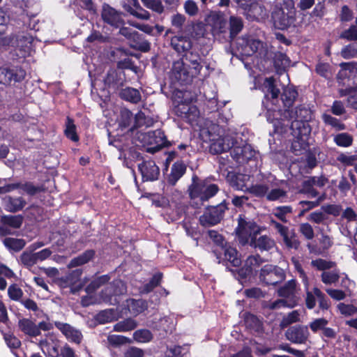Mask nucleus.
<instances>
[{"label":"nucleus","mask_w":357,"mask_h":357,"mask_svg":"<svg viewBox=\"0 0 357 357\" xmlns=\"http://www.w3.org/2000/svg\"><path fill=\"white\" fill-rule=\"evenodd\" d=\"M262 91L265 94L267 104V121L274 123L275 116L280 114V120L292 121L291 124V133L294 137L291 144L293 151L299 154L302 151L307 149L309 145V139L311 128L307 121L311 119V112L305 107H296V109L282 110L276 108L279 107L280 99L278 96L280 90L275 85L273 77L266 78L262 84Z\"/></svg>","instance_id":"nucleus-1"},{"label":"nucleus","mask_w":357,"mask_h":357,"mask_svg":"<svg viewBox=\"0 0 357 357\" xmlns=\"http://www.w3.org/2000/svg\"><path fill=\"white\" fill-rule=\"evenodd\" d=\"M199 137L204 142L209 144V151L212 154L226 152L234 144V136L225 135L222 128L211 121H204L199 130Z\"/></svg>","instance_id":"nucleus-2"},{"label":"nucleus","mask_w":357,"mask_h":357,"mask_svg":"<svg viewBox=\"0 0 357 357\" xmlns=\"http://www.w3.org/2000/svg\"><path fill=\"white\" fill-rule=\"evenodd\" d=\"M217 185L199 179L197 176L192 177V182L188 188L189 195L195 204H203L214 197L218 192Z\"/></svg>","instance_id":"nucleus-3"},{"label":"nucleus","mask_w":357,"mask_h":357,"mask_svg":"<svg viewBox=\"0 0 357 357\" xmlns=\"http://www.w3.org/2000/svg\"><path fill=\"white\" fill-rule=\"evenodd\" d=\"M296 10L291 0H285L280 6L276 5L272 13L274 25L279 29H284L295 20Z\"/></svg>","instance_id":"nucleus-4"},{"label":"nucleus","mask_w":357,"mask_h":357,"mask_svg":"<svg viewBox=\"0 0 357 357\" xmlns=\"http://www.w3.org/2000/svg\"><path fill=\"white\" fill-rule=\"evenodd\" d=\"M176 96L179 99L176 100L178 105L175 107L176 115L189 122L194 121L198 116L199 111L195 106L190 105L193 98L190 93L178 91Z\"/></svg>","instance_id":"nucleus-5"},{"label":"nucleus","mask_w":357,"mask_h":357,"mask_svg":"<svg viewBox=\"0 0 357 357\" xmlns=\"http://www.w3.org/2000/svg\"><path fill=\"white\" fill-rule=\"evenodd\" d=\"M137 138L143 146H151L147 151L154 153L165 146L167 142L164 132L161 130L137 133Z\"/></svg>","instance_id":"nucleus-6"},{"label":"nucleus","mask_w":357,"mask_h":357,"mask_svg":"<svg viewBox=\"0 0 357 357\" xmlns=\"http://www.w3.org/2000/svg\"><path fill=\"white\" fill-rule=\"evenodd\" d=\"M286 275L283 269L272 264H266L261 267L259 279L265 285H277L285 280Z\"/></svg>","instance_id":"nucleus-7"},{"label":"nucleus","mask_w":357,"mask_h":357,"mask_svg":"<svg viewBox=\"0 0 357 357\" xmlns=\"http://www.w3.org/2000/svg\"><path fill=\"white\" fill-rule=\"evenodd\" d=\"M311 266L319 271H323L321 275V280L325 284H335L339 280L340 271L338 270L328 271L334 267V262L317 259L311 261Z\"/></svg>","instance_id":"nucleus-8"},{"label":"nucleus","mask_w":357,"mask_h":357,"mask_svg":"<svg viewBox=\"0 0 357 357\" xmlns=\"http://www.w3.org/2000/svg\"><path fill=\"white\" fill-rule=\"evenodd\" d=\"M227 206L225 202L215 206L208 207L199 217V222L204 227H211L219 223L223 218Z\"/></svg>","instance_id":"nucleus-9"},{"label":"nucleus","mask_w":357,"mask_h":357,"mask_svg":"<svg viewBox=\"0 0 357 357\" xmlns=\"http://www.w3.org/2000/svg\"><path fill=\"white\" fill-rule=\"evenodd\" d=\"M183 60L185 63L190 74L192 77H197L200 76L201 79H204L208 75V68L206 66L203 70L204 66L202 64V58L197 53L187 52L184 54Z\"/></svg>","instance_id":"nucleus-10"},{"label":"nucleus","mask_w":357,"mask_h":357,"mask_svg":"<svg viewBox=\"0 0 357 357\" xmlns=\"http://www.w3.org/2000/svg\"><path fill=\"white\" fill-rule=\"evenodd\" d=\"M236 234L241 245H245L256 237L258 233V227L252 221H247L241 216L238 218V226L236 229Z\"/></svg>","instance_id":"nucleus-11"},{"label":"nucleus","mask_w":357,"mask_h":357,"mask_svg":"<svg viewBox=\"0 0 357 357\" xmlns=\"http://www.w3.org/2000/svg\"><path fill=\"white\" fill-rule=\"evenodd\" d=\"M271 225L277 229L282 237L283 242L288 249L298 250L299 248L301 242L294 230H289L287 227L273 219L271 220Z\"/></svg>","instance_id":"nucleus-12"},{"label":"nucleus","mask_w":357,"mask_h":357,"mask_svg":"<svg viewBox=\"0 0 357 357\" xmlns=\"http://www.w3.org/2000/svg\"><path fill=\"white\" fill-rule=\"evenodd\" d=\"M328 182V178L323 175L310 176L303 182L301 192L307 195L308 197L314 198L319 195V192L314 187L323 188Z\"/></svg>","instance_id":"nucleus-13"},{"label":"nucleus","mask_w":357,"mask_h":357,"mask_svg":"<svg viewBox=\"0 0 357 357\" xmlns=\"http://www.w3.org/2000/svg\"><path fill=\"white\" fill-rule=\"evenodd\" d=\"M170 78L173 82L181 84H186L192 81L190 70L186 68L185 63L183 59L173 63Z\"/></svg>","instance_id":"nucleus-14"},{"label":"nucleus","mask_w":357,"mask_h":357,"mask_svg":"<svg viewBox=\"0 0 357 357\" xmlns=\"http://www.w3.org/2000/svg\"><path fill=\"white\" fill-rule=\"evenodd\" d=\"M262 47L259 40L252 38L242 37L236 42V47L242 56H250L256 53Z\"/></svg>","instance_id":"nucleus-15"},{"label":"nucleus","mask_w":357,"mask_h":357,"mask_svg":"<svg viewBox=\"0 0 357 357\" xmlns=\"http://www.w3.org/2000/svg\"><path fill=\"white\" fill-rule=\"evenodd\" d=\"M25 76L26 72L22 68H0V84L6 85L12 82H20Z\"/></svg>","instance_id":"nucleus-16"},{"label":"nucleus","mask_w":357,"mask_h":357,"mask_svg":"<svg viewBox=\"0 0 357 357\" xmlns=\"http://www.w3.org/2000/svg\"><path fill=\"white\" fill-rule=\"evenodd\" d=\"M288 340L295 344H304L307 342L310 333L307 326H295L286 331Z\"/></svg>","instance_id":"nucleus-17"},{"label":"nucleus","mask_w":357,"mask_h":357,"mask_svg":"<svg viewBox=\"0 0 357 357\" xmlns=\"http://www.w3.org/2000/svg\"><path fill=\"white\" fill-rule=\"evenodd\" d=\"M263 262L264 259L259 255L248 256L245 260L243 267L239 270V275L242 278H247L256 272Z\"/></svg>","instance_id":"nucleus-18"},{"label":"nucleus","mask_w":357,"mask_h":357,"mask_svg":"<svg viewBox=\"0 0 357 357\" xmlns=\"http://www.w3.org/2000/svg\"><path fill=\"white\" fill-rule=\"evenodd\" d=\"M102 18L104 22L116 28L124 24L121 14L107 4L102 6Z\"/></svg>","instance_id":"nucleus-19"},{"label":"nucleus","mask_w":357,"mask_h":357,"mask_svg":"<svg viewBox=\"0 0 357 357\" xmlns=\"http://www.w3.org/2000/svg\"><path fill=\"white\" fill-rule=\"evenodd\" d=\"M54 325L68 341L76 344H79L81 342L82 335L81 332L75 328L68 324L60 321H55Z\"/></svg>","instance_id":"nucleus-20"},{"label":"nucleus","mask_w":357,"mask_h":357,"mask_svg":"<svg viewBox=\"0 0 357 357\" xmlns=\"http://www.w3.org/2000/svg\"><path fill=\"white\" fill-rule=\"evenodd\" d=\"M234 144H236L235 142ZM232 148L233 149L231 153V156L238 162H243L248 160L255 155V152L252 149L251 146L248 144L243 143L240 146L234 144Z\"/></svg>","instance_id":"nucleus-21"},{"label":"nucleus","mask_w":357,"mask_h":357,"mask_svg":"<svg viewBox=\"0 0 357 357\" xmlns=\"http://www.w3.org/2000/svg\"><path fill=\"white\" fill-rule=\"evenodd\" d=\"M143 179L145 181H155L158 179L160 174L158 167L152 160L144 161L138 165Z\"/></svg>","instance_id":"nucleus-22"},{"label":"nucleus","mask_w":357,"mask_h":357,"mask_svg":"<svg viewBox=\"0 0 357 357\" xmlns=\"http://www.w3.org/2000/svg\"><path fill=\"white\" fill-rule=\"evenodd\" d=\"M220 252H218L221 256L220 259L218 260V263H220L222 260H227L231 263L233 266H238L241 264V259L238 257V251L236 248L225 244L220 250Z\"/></svg>","instance_id":"nucleus-23"},{"label":"nucleus","mask_w":357,"mask_h":357,"mask_svg":"<svg viewBox=\"0 0 357 357\" xmlns=\"http://www.w3.org/2000/svg\"><path fill=\"white\" fill-rule=\"evenodd\" d=\"M250 245L254 248L259 249L261 252L271 251L277 248L275 241L268 236L262 235L258 238H252Z\"/></svg>","instance_id":"nucleus-24"},{"label":"nucleus","mask_w":357,"mask_h":357,"mask_svg":"<svg viewBox=\"0 0 357 357\" xmlns=\"http://www.w3.org/2000/svg\"><path fill=\"white\" fill-rule=\"evenodd\" d=\"M17 326L20 331L29 337H34L40 335L37 324L30 319L22 318L19 319Z\"/></svg>","instance_id":"nucleus-25"},{"label":"nucleus","mask_w":357,"mask_h":357,"mask_svg":"<svg viewBox=\"0 0 357 357\" xmlns=\"http://www.w3.org/2000/svg\"><path fill=\"white\" fill-rule=\"evenodd\" d=\"M245 11L248 18L255 20H264L267 16V11L265 8L257 3H250Z\"/></svg>","instance_id":"nucleus-26"},{"label":"nucleus","mask_w":357,"mask_h":357,"mask_svg":"<svg viewBox=\"0 0 357 357\" xmlns=\"http://www.w3.org/2000/svg\"><path fill=\"white\" fill-rule=\"evenodd\" d=\"M171 45L172 47L178 53L192 52L190 50L192 47L191 40L185 36H174L171 40Z\"/></svg>","instance_id":"nucleus-27"},{"label":"nucleus","mask_w":357,"mask_h":357,"mask_svg":"<svg viewBox=\"0 0 357 357\" xmlns=\"http://www.w3.org/2000/svg\"><path fill=\"white\" fill-rule=\"evenodd\" d=\"M126 292V287L123 282L121 280H116L113 282V284H109L105 290V292H102L104 294L102 296V299L105 301H108L109 298L112 295H120L123 294Z\"/></svg>","instance_id":"nucleus-28"},{"label":"nucleus","mask_w":357,"mask_h":357,"mask_svg":"<svg viewBox=\"0 0 357 357\" xmlns=\"http://www.w3.org/2000/svg\"><path fill=\"white\" fill-rule=\"evenodd\" d=\"M6 209L10 212H17L21 211L26 205V202L22 197H13L7 196L3 199Z\"/></svg>","instance_id":"nucleus-29"},{"label":"nucleus","mask_w":357,"mask_h":357,"mask_svg":"<svg viewBox=\"0 0 357 357\" xmlns=\"http://www.w3.org/2000/svg\"><path fill=\"white\" fill-rule=\"evenodd\" d=\"M296 280L294 279L290 280L277 289V294L282 298L294 299V296L296 294Z\"/></svg>","instance_id":"nucleus-30"},{"label":"nucleus","mask_w":357,"mask_h":357,"mask_svg":"<svg viewBox=\"0 0 357 357\" xmlns=\"http://www.w3.org/2000/svg\"><path fill=\"white\" fill-rule=\"evenodd\" d=\"M297 305L296 299L286 300L284 298L277 299L274 301L264 303V307L268 310H279L282 307L293 308Z\"/></svg>","instance_id":"nucleus-31"},{"label":"nucleus","mask_w":357,"mask_h":357,"mask_svg":"<svg viewBox=\"0 0 357 357\" xmlns=\"http://www.w3.org/2000/svg\"><path fill=\"white\" fill-rule=\"evenodd\" d=\"M297 96L298 93L294 88L287 86L284 89L280 98L284 107V110L291 109V107H292Z\"/></svg>","instance_id":"nucleus-32"},{"label":"nucleus","mask_w":357,"mask_h":357,"mask_svg":"<svg viewBox=\"0 0 357 357\" xmlns=\"http://www.w3.org/2000/svg\"><path fill=\"white\" fill-rule=\"evenodd\" d=\"M126 306L129 312L137 316L147 309L148 305L144 300L128 299L126 301Z\"/></svg>","instance_id":"nucleus-33"},{"label":"nucleus","mask_w":357,"mask_h":357,"mask_svg":"<svg viewBox=\"0 0 357 357\" xmlns=\"http://www.w3.org/2000/svg\"><path fill=\"white\" fill-rule=\"evenodd\" d=\"M186 170V167L181 162L174 163L171 169V173L168 177V182L174 185L182 177Z\"/></svg>","instance_id":"nucleus-34"},{"label":"nucleus","mask_w":357,"mask_h":357,"mask_svg":"<svg viewBox=\"0 0 357 357\" xmlns=\"http://www.w3.org/2000/svg\"><path fill=\"white\" fill-rule=\"evenodd\" d=\"M4 246L10 251L20 252L26 245V241L22 238L7 237L3 240Z\"/></svg>","instance_id":"nucleus-35"},{"label":"nucleus","mask_w":357,"mask_h":357,"mask_svg":"<svg viewBox=\"0 0 357 357\" xmlns=\"http://www.w3.org/2000/svg\"><path fill=\"white\" fill-rule=\"evenodd\" d=\"M120 96L123 99L132 103H138L142 98L139 91L131 87L122 89Z\"/></svg>","instance_id":"nucleus-36"},{"label":"nucleus","mask_w":357,"mask_h":357,"mask_svg":"<svg viewBox=\"0 0 357 357\" xmlns=\"http://www.w3.org/2000/svg\"><path fill=\"white\" fill-rule=\"evenodd\" d=\"M208 236L211 240L215 243L216 248L213 250V253L215 255L218 259H221V256L218 252H220V250L227 244L224 238L217 231L209 230Z\"/></svg>","instance_id":"nucleus-37"},{"label":"nucleus","mask_w":357,"mask_h":357,"mask_svg":"<svg viewBox=\"0 0 357 357\" xmlns=\"http://www.w3.org/2000/svg\"><path fill=\"white\" fill-rule=\"evenodd\" d=\"M94 251L88 250L79 256L73 259L68 264L69 268H73L83 265L89 261L94 256Z\"/></svg>","instance_id":"nucleus-38"},{"label":"nucleus","mask_w":357,"mask_h":357,"mask_svg":"<svg viewBox=\"0 0 357 357\" xmlns=\"http://www.w3.org/2000/svg\"><path fill=\"white\" fill-rule=\"evenodd\" d=\"M154 120L150 116H146L143 112H139L135 116L134 126L130 129L141 128L145 126L146 128L151 127L153 125Z\"/></svg>","instance_id":"nucleus-39"},{"label":"nucleus","mask_w":357,"mask_h":357,"mask_svg":"<svg viewBox=\"0 0 357 357\" xmlns=\"http://www.w3.org/2000/svg\"><path fill=\"white\" fill-rule=\"evenodd\" d=\"M1 223L6 224L13 229H18L21 227L23 218L22 215H3L1 218Z\"/></svg>","instance_id":"nucleus-40"},{"label":"nucleus","mask_w":357,"mask_h":357,"mask_svg":"<svg viewBox=\"0 0 357 357\" xmlns=\"http://www.w3.org/2000/svg\"><path fill=\"white\" fill-rule=\"evenodd\" d=\"M137 326V322L134 319L129 318L116 323L114 326V331L117 332H127L135 329Z\"/></svg>","instance_id":"nucleus-41"},{"label":"nucleus","mask_w":357,"mask_h":357,"mask_svg":"<svg viewBox=\"0 0 357 357\" xmlns=\"http://www.w3.org/2000/svg\"><path fill=\"white\" fill-rule=\"evenodd\" d=\"M81 275L82 271L79 269H76L61 278V281L64 283V287L74 286L79 281Z\"/></svg>","instance_id":"nucleus-42"},{"label":"nucleus","mask_w":357,"mask_h":357,"mask_svg":"<svg viewBox=\"0 0 357 357\" xmlns=\"http://www.w3.org/2000/svg\"><path fill=\"white\" fill-rule=\"evenodd\" d=\"M301 312L298 310H293L284 316L281 322L280 326L282 328L287 327L288 326L296 323L301 321Z\"/></svg>","instance_id":"nucleus-43"},{"label":"nucleus","mask_w":357,"mask_h":357,"mask_svg":"<svg viewBox=\"0 0 357 357\" xmlns=\"http://www.w3.org/2000/svg\"><path fill=\"white\" fill-rule=\"evenodd\" d=\"M96 319L100 324L108 323L116 319V314L112 309L105 310L99 312Z\"/></svg>","instance_id":"nucleus-44"},{"label":"nucleus","mask_w":357,"mask_h":357,"mask_svg":"<svg viewBox=\"0 0 357 357\" xmlns=\"http://www.w3.org/2000/svg\"><path fill=\"white\" fill-rule=\"evenodd\" d=\"M292 212L290 206H284L277 207L273 209L272 215L283 222H287V216Z\"/></svg>","instance_id":"nucleus-45"},{"label":"nucleus","mask_w":357,"mask_h":357,"mask_svg":"<svg viewBox=\"0 0 357 357\" xmlns=\"http://www.w3.org/2000/svg\"><path fill=\"white\" fill-rule=\"evenodd\" d=\"M47 337L50 338V342L48 354L51 357H59L61 349L59 340L52 334H48Z\"/></svg>","instance_id":"nucleus-46"},{"label":"nucleus","mask_w":357,"mask_h":357,"mask_svg":"<svg viewBox=\"0 0 357 357\" xmlns=\"http://www.w3.org/2000/svg\"><path fill=\"white\" fill-rule=\"evenodd\" d=\"M230 36L231 38L236 36L242 29L243 24L241 18L235 16L230 17Z\"/></svg>","instance_id":"nucleus-47"},{"label":"nucleus","mask_w":357,"mask_h":357,"mask_svg":"<svg viewBox=\"0 0 357 357\" xmlns=\"http://www.w3.org/2000/svg\"><path fill=\"white\" fill-rule=\"evenodd\" d=\"M303 285H304V288H305V294H306V297H305L306 307L308 309H312L316 305L317 296H316L315 294L314 293V289L312 291L309 290V287H310L309 280H307V285L305 283H303Z\"/></svg>","instance_id":"nucleus-48"},{"label":"nucleus","mask_w":357,"mask_h":357,"mask_svg":"<svg viewBox=\"0 0 357 357\" xmlns=\"http://www.w3.org/2000/svg\"><path fill=\"white\" fill-rule=\"evenodd\" d=\"M245 325L255 331L259 332L262 329L261 321L253 314H248L245 319Z\"/></svg>","instance_id":"nucleus-49"},{"label":"nucleus","mask_w":357,"mask_h":357,"mask_svg":"<svg viewBox=\"0 0 357 357\" xmlns=\"http://www.w3.org/2000/svg\"><path fill=\"white\" fill-rule=\"evenodd\" d=\"M132 120V114L130 110L127 109H121L119 119V126L121 128H128L131 125Z\"/></svg>","instance_id":"nucleus-50"},{"label":"nucleus","mask_w":357,"mask_h":357,"mask_svg":"<svg viewBox=\"0 0 357 357\" xmlns=\"http://www.w3.org/2000/svg\"><path fill=\"white\" fill-rule=\"evenodd\" d=\"M109 280V277L107 275H102L91 281L87 286L86 290L87 292H92L98 289L100 286L106 284Z\"/></svg>","instance_id":"nucleus-51"},{"label":"nucleus","mask_w":357,"mask_h":357,"mask_svg":"<svg viewBox=\"0 0 357 357\" xmlns=\"http://www.w3.org/2000/svg\"><path fill=\"white\" fill-rule=\"evenodd\" d=\"M274 63L276 68L283 70L289 66L290 60L286 54L282 52H278L275 55Z\"/></svg>","instance_id":"nucleus-52"},{"label":"nucleus","mask_w":357,"mask_h":357,"mask_svg":"<svg viewBox=\"0 0 357 357\" xmlns=\"http://www.w3.org/2000/svg\"><path fill=\"white\" fill-rule=\"evenodd\" d=\"M322 119L326 124L330 125L337 130H342L345 129V126L342 123L337 119L327 114L322 115Z\"/></svg>","instance_id":"nucleus-53"},{"label":"nucleus","mask_w":357,"mask_h":357,"mask_svg":"<svg viewBox=\"0 0 357 357\" xmlns=\"http://www.w3.org/2000/svg\"><path fill=\"white\" fill-rule=\"evenodd\" d=\"M334 141L340 146L347 147L352 144L353 138L348 133L343 132L337 135L334 137Z\"/></svg>","instance_id":"nucleus-54"},{"label":"nucleus","mask_w":357,"mask_h":357,"mask_svg":"<svg viewBox=\"0 0 357 357\" xmlns=\"http://www.w3.org/2000/svg\"><path fill=\"white\" fill-rule=\"evenodd\" d=\"M162 279V274L157 273L153 276L151 280L146 284L143 289L141 290L142 293L148 294L155 287L158 286Z\"/></svg>","instance_id":"nucleus-55"},{"label":"nucleus","mask_w":357,"mask_h":357,"mask_svg":"<svg viewBox=\"0 0 357 357\" xmlns=\"http://www.w3.org/2000/svg\"><path fill=\"white\" fill-rule=\"evenodd\" d=\"M143 5L149 9L152 10L158 13H162L164 7L160 0H141Z\"/></svg>","instance_id":"nucleus-56"},{"label":"nucleus","mask_w":357,"mask_h":357,"mask_svg":"<svg viewBox=\"0 0 357 357\" xmlns=\"http://www.w3.org/2000/svg\"><path fill=\"white\" fill-rule=\"evenodd\" d=\"M65 134L73 142L78 141V136L76 133V127L73 123V121L69 117L67 118L66 128L65 130Z\"/></svg>","instance_id":"nucleus-57"},{"label":"nucleus","mask_w":357,"mask_h":357,"mask_svg":"<svg viewBox=\"0 0 357 357\" xmlns=\"http://www.w3.org/2000/svg\"><path fill=\"white\" fill-rule=\"evenodd\" d=\"M134 339L139 342H148L151 341L153 336L151 333L146 329L136 331L133 334Z\"/></svg>","instance_id":"nucleus-58"},{"label":"nucleus","mask_w":357,"mask_h":357,"mask_svg":"<svg viewBox=\"0 0 357 357\" xmlns=\"http://www.w3.org/2000/svg\"><path fill=\"white\" fill-rule=\"evenodd\" d=\"M17 45L24 47H31L33 38L27 33H21L17 36Z\"/></svg>","instance_id":"nucleus-59"},{"label":"nucleus","mask_w":357,"mask_h":357,"mask_svg":"<svg viewBox=\"0 0 357 357\" xmlns=\"http://www.w3.org/2000/svg\"><path fill=\"white\" fill-rule=\"evenodd\" d=\"M119 33L133 42H137L140 39L138 32L128 27H121L119 30Z\"/></svg>","instance_id":"nucleus-60"},{"label":"nucleus","mask_w":357,"mask_h":357,"mask_svg":"<svg viewBox=\"0 0 357 357\" xmlns=\"http://www.w3.org/2000/svg\"><path fill=\"white\" fill-rule=\"evenodd\" d=\"M8 294L11 300L19 301L23 296V291L17 284H11L8 289Z\"/></svg>","instance_id":"nucleus-61"},{"label":"nucleus","mask_w":357,"mask_h":357,"mask_svg":"<svg viewBox=\"0 0 357 357\" xmlns=\"http://www.w3.org/2000/svg\"><path fill=\"white\" fill-rule=\"evenodd\" d=\"M314 293L318 299L319 307L323 310L328 309L329 303L325 294L318 287H314Z\"/></svg>","instance_id":"nucleus-62"},{"label":"nucleus","mask_w":357,"mask_h":357,"mask_svg":"<svg viewBox=\"0 0 357 357\" xmlns=\"http://www.w3.org/2000/svg\"><path fill=\"white\" fill-rule=\"evenodd\" d=\"M20 261L22 264L27 268L32 267L34 264H36L32 257V252L31 250L23 252L20 256Z\"/></svg>","instance_id":"nucleus-63"},{"label":"nucleus","mask_w":357,"mask_h":357,"mask_svg":"<svg viewBox=\"0 0 357 357\" xmlns=\"http://www.w3.org/2000/svg\"><path fill=\"white\" fill-rule=\"evenodd\" d=\"M327 324V319L324 318H319L310 322L309 326L312 331H313L314 333H317L320 330L323 331V329L325 328V326H326Z\"/></svg>","instance_id":"nucleus-64"}]
</instances>
